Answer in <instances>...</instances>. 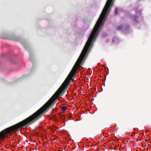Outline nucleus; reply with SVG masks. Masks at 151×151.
Segmentation results:
<instances>
[{
  "label": "nucleus",
  "instance_id": "3",
  "mask_svg": "<svg viewBox=\"0 0 151 151\" xmlns=\"http://www.w3.org/2000/svg\"><path fill=\"white\" fill-rule=\"evenodd\" d=\"M137 16H136V15H134L133 16H132V18L134 19V20H135V19L137 18Z\"/></svg>",
  "mask_w": 151,
  "mask_h": 151
},
{
  "label": "nucleus",
  "instance_id": "4",
  "mask_svg": "<svg viewBox=\"0 0 151 151\" xmlns=\"http://www.w3.org/2000/svg\"><path fill=\"white\" fill-rule=\"evenodd\" d=\"M115 13L116 14H117V9H116L115 10Z\"/></svg>",
  "mask_w": 151,
  "mask_h": 151
},
{
  "label": "nucleus",
  "instance_id": "1",
  "mask_svg": "<svg viewBox=\"0 0 151 151\" xmlns=\"http://www.w3.org/2000/svg\"><path fill=\"white\" fill-rule=\"evenodd\" d=\"M123 25H119L117 27V29L118 30H122V28Z\"/></svg>",
  "mask_w": 151,
  "mask_h": 151
},
{
  "label": "nucleus",
  "instance_id": "5",
  "mask_svg": "<svg viewBox=\"0 0 151 151\" xmlns=\"http://www.w3.org/2000/svg\"><path fill=\"white\" fill-rule=\"evenodd\" d=\"M127 26V28H129V26Z\"/></svg>",
  "mask_w": 151,
  "mask_h": 151
},
{
  "label": "nucleus",
  "instance_id": "2",
  "mask_svg": "<svg viewBox=\"0 0 151 151\" xmlns=\"http://www.w3.org/2000/svg\"><path fill=\"white\" fill-rule=\"evenodd\" d=\"M61 109L62 111H65L67 109V108L66 106H63L61 107Z\"/></svg>",
  "mask_w": 151,
  "mask_h": 151
}]
</instances>
